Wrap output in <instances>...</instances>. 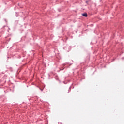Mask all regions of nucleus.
I'll use <instances>...</instances> for the list:
<instances>
[{
	"label": "nucleus",
	"mask_w": 124,
	"mask_h": 124,
	"mask_svg": "<svg viewBox=\"0 0 124 124\" xmlns=\"http://www.w3.org/2000/svg\"><path fill=\"white\" fill-rule=\"evenodd\" d=\"M82 16H87V13H82Z\"/></svg>",
	"instance_id": "1"
}]
</instances>
